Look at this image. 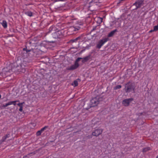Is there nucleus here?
I'll use <instances>...</instances> for the list:
<instances>
[{
    "mask_svg": "<svg viewBox=\"0 0 158 158\" xmlns=\"http://www.w3.org/2000/svg\"><path fill=\"white\" fill-rule=\"evenodd\" d=\"M42 132L40 130L38 131H37L36 133V135L37 136H40L41 135V133Z\"/></svg>",
    "mask_w": 158,
    "mask_h": 158,
    "instance_id": "obj_28",
    "label": "nucleus"
},
{
    "mask_svg": "<svg viewBox=\"0 0 158 158\" xmlns=\"http://www.w3.org/2000/svg\"><path fill=\"white\" fill-rule=\"evenodd\" d=\"M72 85L74 87L77 86L78 85V81L77 80H74L72 84Z\"/></svg>",
    "mask_w": 158,
    "mask_h": 158,
    "instance_id": "obj_22",
    "label": "nucleus"
},
{
    "mask_svg": "<svg viewBox=\"0 0 158 158\" xmlns=\"http://www.w3.org/2000/svg\"><path fill=\"white\" fill-rule=\"evenodd\" d=\"M82 58L78 57L76 60L75 62V63L76 64H77L78 65H79L78 63V62L81 59H82Z\"/></svg>",
    "mask_w": 158,
    "mask_h": 158,
    "instance_id": "obj_25",
    "label": "nucleus"
},
{
    "mask_svg": "<svg viewBox=\"0 0 158 158\" xmlns=\"http://www.w3.org/2000/svg\"><path fill=\"white\" fill-rule=\"evenodd\" d=\"M125 91L126 93H128L132 90L135 91V86L134 83L129 81L125 84Z\"/></svg>",
    "mask_w": 158,
    "mask_h": 158,
    "instance_id": "obj_1",
    "label": "nucleus"
},
{
    "mask_svg": "<svg viewBox=\"0 0 158 158\" xmlns=\"http://www.w3.org/2000/svg\"><path fill=\"white\" fill-rule=\"evenodd\" d=\"M34 51V57H37L40 55V51L39 50L36 48H33Z\"/></svg>",
    "mask_w": 158,
    "mask_h": 158,
    "instance_id": "obj_15",
    "label": "nucleus"
},
{
    "mask_svg": "<svg viewBox=\"0 0 158 158\" xmlns=\"http://www.w3.org/2000/svg\"><path fill=\"white\" fill-rule=\"evenodd\" d=\"M143 0H138L133 4V5L135 6H136V7L134 9L137 10L138 8H140L141 6L143 5Z\"/></svg>",
    "mask_w": 158,
    "mask_h": 158,
    "instance_id": "obj_4",
    "label": "nucleus"
},
{
    "mask_svg": "<svg viewBox=\"0 0 158 158\" xmlns=\"http://www.w3.org/2000/svg\"><path fill=\"white\" fill-rule=\"evenodd\" d=\"M90 3L93 2L96 5H98V4L102 3L104 0H88Z\"/></svg>",
    "mask_w": 158,
    "mask_h": 158,
    "instance_id": "obj_12",
    "label": "nucleus"
},
{
    "mask_svg": "<svg viewBox=\"0 0 158 158\" xmlns=\"http://www.w3.org/2000/svg\"><path fill=\"white\" fill-rule=\"evenodd\" d=\"M122 87V86L120 85H117L115 86L114 88V89H120Z\"/></svg>",
    "mask_w": 158,
    "mask_h": 158,
    "instance_id": "obj_26",
    "label": "nucleus"
},
{
    "mask_svg": "<svg viewBox=\"0 0 158 158\" xmlns=\"http://www.w3.org/2000/svg\"><path fill=\"white\" fill-rule=\"evenodd\" d=\"M37 152V151H34L33 152H32L31 153H30L29 154H28L27 155V156L28 157H29V156H32V155H33L35 154Z\"/></svg>",
    "mask_w": 158,
    "mask_h": 158,
    "instance_id": "obj_24",
    "label": "nucleus"
},
{
    "mask_svg": "<svg viewBox=\"0 0 158 158\" xmlns=\"http://www.w3.org/2000/svg\"><path fill=\"white\" fill-rule=\"evenodd\" d=\"M48 126H45L44 127L42 128L40 130L41 132H43L46 129L48 128Z\"/></svg>",
    "mask_w": 158,
    "mask_h": 158,
    "instance_id": "obj_27",
    "label": "nucleus"
},
{
    "mask_svg": "<svg viewBox=\"0 0 158 158\" xmlns=\"http://www.w3.org/2000/svg\"><path fill=\"white\" fill-rule=\"evenodd\" d=\"M150 150V147H147L145 148H143V152H146L147 151H148V150Z\"/></svg>",
    "mask_w": 158,
    "mask_h": 158,
    "instance_id": "obj_23",
    "label": "nucleus"
},
{
    "mask_svg": "<svg viewBox=\"0 0 158 158\" xmlns=\"http://www.w3.org/2000/svg\"><path fill=\"white\" fill-rule=\"evenodd\" d=\"M27 52L28 56L30 57H34V51L33 48H31L29 47L27 48Z\"/></svg>",
    "mask_w": 158,
    "mask_h": 158,
    "instance_id": "obj_11",
    "label": "nucleus"
},
{
    "mask_svg": "<svg viewBox=\"0 0 158 158\" xmlns=\"http://www.w3.org/2000/svg\"><path fill=\"white\" fill-rule=\"evenodd\" d=\"M13 102H14V101H10V102H9V105H10L11 104H13Z\"/></svg>",
    "mask_w": 158,
    "mask_h": 158,
    "instance_id": "obj_35",
    "label": "nucleus"
},
{
    "mask_svg": "<svg viewBox=\"0 0 158 158\" xmlns=\"http://www.w3.org/2000/svg\"><path fill=\"white\" fill-rule=\"evenodd\" d=\"M24 102H23V103H19L17 104V105L18 106H19L20 107H21V106H23V103H24Z\"/></svg>",
    "mask_w": 158,
    "mask_h": 158,
    "instance_id": "obj_30",
    "label": "nucleus"
},
{
    "mask_svg": "<svg viewBox=\"0 0 158 158\" xmlns=\"http://www.w3.org/2000/svg\"><path fill=\"white\" fill-rule=\"evenodd\" d=\"M76 80H77L79 82L81 81V80L79 78H78Z\"/></svg>",
    "mask_w": 158,
    "mask_h": 158,
    "instance_id": "obj_40",
    "label": "nucleus"
},
{
    "mask_svg": "<svg viewBox=\"0 0 158 158\" xmlns=\"http://www.w3.org/2000/svg\"><path fill=\"white\" fill-rule=\"evenodd\" d=\"M62 6H62L60 5V6Z\"/></svg>",
    "mask_w": 158,
    "mask_h": 158,
    "instance_id": "obj_43",
    "label": "nucleus"
},
{
    "mask_svg": "<svg viewBox=\"0 0 158 158\" xmlns=\"http://www.w3.org/2000/svg\"><path fill=\"white\" fill-rule=\"evenodd\" d=\"M103 132V130L102 129H97L92 132V135L95 136H98L101 134Z\"/></svg>",
    "mask_w": 158,
    "mask_h": 158,
    "instance_id": "obj_8",
    "label": "nucleus"
},
{
    "mask_svg": "<svg viewBox=\"0 0 158 158\" xmlns=\"http://www.w3.org/2000/svg\"><path fill=\"white\" fill-rule=\"evenodd\" d=\"M19 102V101H14V102H13V104L14 106H15L16 105V102Z\"/></svg>",
    "mask_w": 158,
    "mask_h": 158,
    "instance_id": "obj_33",
    "label": "nucleus"
},
{
    "mask_svg": "<svg viewBox=\"0 0 158 158\" xmlns=\"http://www.w3.org/2000/svg\"><path fill=\"white\" fill-rule=\"evenodd\" d=\"M25 14L28 16L31 17L33 15V13L30 11H27L25 12Z\"/></svg>",
    "mask_w": 158,
    "mask_h": 158,
    "instance_id": "obj_21",
    "label": "nucleus"
},
{
    "mask_svg": "<svg viewBox=\"0 0 158 158\" xmlns=\"http://www.w3.org/2000/svg\"><path fill=\"white\" fill-rule=\"evenodd\" d=\"M103 98L102 97H100L97 96L92 98L90 101V104L91 107H94L97 106L100 101H102Z\"/></svg>",
    "mask_w": 158,
    "mask_h": 158,
    "instance_id": "obj_2",
    "label": "nucleus"
},
{
    "mask_svg": "<svg viewBox=\"0 0 158 158\" xmlns=\"http://www.w3.org/2000/svg\"><path fill=\"white\" fill-rule=\"evenodd\" d=\"M153 30L154 31H158V26L156 25L154 26Z\"/></svg>",
    "mask_w": 158,
    "mask_h": 158,
    "instance_id": "obj_29",
    "label": "nucleus"
},
{
    "mask_svg": "<svg viewBox=\"0 0 158 158\" xmlns=\"http://www.w3.org/2000/svg\"><path fill=\"white\" fill-rule=\"evenodd\" d=\"M36 38H34L33 39H31L29 41L28 43L32 47H36L37 44V41L36 40Z\"/></svg>",
    "mask_w": 158,
    "mask_h": 158,
    "instance_id": "obj_10",
    "label": "nucleus"
},
{
    "mask_svg": "<svg viewBox=\"0 0 158 158\" xmlns=\"http://www.w3.org/2000/svg\"><path fill=\"white\" fill-rule=\"evenodd\" d=\"M56 28L54 26H51V27L48 29V31L47 32V33H49L52 31H56Z\"/></svg>",
    "mask_w": 158,
    "mask_h": 158,
    "instance_id": "obj_18",
    "label": "nucleus"
},
{
    "mask_svg": "<svg viewBox=\"0 0 158 158\" xmlns=\"http://www.w3.org/2000/svg\"><path fill=\"white\" fill-rule=\"evenodd\" d=\"M117 31H118L116 29H115V30L111 31L108 34V37H111L112 36L114 35L115 33L116 32H117Z\"/></svg>",
    "mask_w": 158,
    "mask_h": 158,
    "instance_id": "obj_17",
    "label": "nucleus"
},
{
    "mask_svg": "<svg viewBox=\"0 0 158 158\" xmlns=\"http://www.w3.org/2000/svg\"><path fill=\"white\" fill-rule=\"evenodd\" d=\"M3 27L6 28L7 27V23L5 20H3L2 22L1 23Z\"/></svg>",
    "mask_w": 158,
    "mask_h": 158,
    "instance_id": "obj_20",
    "label": "nucleus"
},
{
    "mask_svg": "<svg viewBox=\"0 0 158 158\" xmlns=\"http://www.w3.org/2000/svg\"><path fill=\"white\" fill-rule=\"evenodd\" d=\"M23 106H21L19 109V110L21 112H22L23 111Z\"/></svg>",
    "mask_w": 158,
    "mask_h": 158,
    "instance_id": "obj_34",
    "label": "nucleus"
},
{
    "mask_svg": "<svg viewBox=\"0 0 158 158\" xmlns=\"http://www.w3.org/2000/svg\"><path fill=\"white\" fill-rule=\"evenodd\" d=\"M85 50V49L82 50L80 52L81 53V52H82L83 51H84Z\"/></svg>",
    "mask_w": 158,
    "mask_h": 158,
    "instance_id": "obj_41",
    "label": "nucleus"
},
{
    "mask_svg": "<svg viewBox=\"0 0 158 158\" xmlns=\"http://www.w3.org/2000/svg\"><path fill=\"white\" fill-rule=\"evenodd\" d=\"M153 31H153V30H152L149 31V33H151Z\"/></svg>",
    "mask_w": 158,
    "mask_h": 158,
    "instance_id": "obj_39",
    "label": "nucleus"
},
{
    "mask_svg": "<svg viewBox=\"0 0 158 158\" xmlns=\"http://www.w3.org/2000/svg\"><path fill=\"white\" fill-rule=\"evenodd\" d=\"M10 137V133L6 134L4 136L2 139L0 140V144H1L3 142L5 141L8 138H9Z\"/></svg>",
    "mask_w": 158,
    "mask_h": 158,
    "instance_id": "obj_14",
    "label": "nucleus"
},
{
    "mask_svg": "<svg viewBox=\"0 0 158 158\" xmlns=\"http://www.w3.org/2000/svg\"><path fill=\"white\" fill-rule=\"evenodd\" d=\"M55 0V2H57V1H63V0Z\"/></svg>",
    "mask_w": 158,
    "mask_h": 158,
    "instance_id": "obj_38",
    "label": "nucleus"
},
{
    "mask_svg": "<svg viewBox=\"0 0 158 158\" xmlns=\"http://www.w3.org/2000/svg\"><path fill=\"white\" fill-rule=\"evenodd\" d=\"M108 40V38H106L100 40L96 45V48H98L100 49L104 44L105 42H106Z\"/></svg>",
    "mask_w": 158,
    "mask_h": 158,
    "instance_id": "obj_3",
    "label": "nucleus"
},
{
    "mask_svg": "<svg viewBox=\"0 0 158 158\" xmlns=\"http://www.w3.org/2000/svg\"><path fill=\"white\" fill-rule=\"evenodd\" d=\"M62 35L61 31L58 28H56V31L53 34V37L55 39L60 37V36Z\"/></svg>",
    "mask_w": 158,
    "mask_h": 158,
    "instance_id": "obj_7",
    "label": "nucleus"
},
{
    "mask_svg": "<svg viewBox=\"0 0 158 158\" xmlns=\"http://www.w3.org/2000/svg\"><path fill=\"white\" fill-rule=\"evenodd\" d=\"M79 65L74 63V64L71 65L69 67L67 68V70H73L77 69L79 66Z\"/></svg>",
    "mask_w": 158,
    "mask_h": 158,
    "instance_id": "obj_13",
    "label": "nucleus"
},
{
    "mask_svg": "<svg viewBox=\"0 0 158 158\" xmlns=\"http://www.w3.org/2000/svg\"><path fill=\"white\" fill-rule=\"evenodd\" d=\"M81 38V36H79L75 39L71 40H70V42L72 43L76 42L78 40H80Z\"/></svg>",
    "mask_w": 158,
    "mask_h": 158,
    "instance_id": "obj_19",
    "label": "nucleus"
},
{
    "mask_svg": "<svg viewBox=\"0 0 158 158\" xmlns=\"http://www.w3.org/2000/svg\"><path fill=\"white\" fill-rule=\"evenodd\" d=\"M27 46H26L25 48L23 49V50L21 51L20 55L22 57L24 58H26L28 56V53L27 52Z\"/></svg>",
    "mask_w": 158,
    "mask_h": 158,
    "instance_id": "obj_5",
    "label": "nucleus"
},
{
    "mask_svg": "<svg viewBox=\"0 0 158 158\" xmlns=\"http://www.w3.org/2000/svg\"><path fill=\"white\" fill-rule=\"evenodd\" d=\"M4 105H5V107L7 106H8L9 105H10L9 102H8L7 103H6Z\"/></svg>",
    "mask_w": 158,
    "mask_h": 158,
    "instance_id": "obj_36",
    "label": "nucleus"
},
{
    "mask_svg": "<svg viewBox=\"0 0 158 158\" xmlns=\"http://www.w3.org/2000/svg\"><path fill=\"white\" fill-rule=\"evenodd\" d=\"M1 94H0V98H1Z\"/></svg>",
    "mask_w": 158,
    "mask_h": 158,
    "instance_id": "obj_42",
    "label": "nucleus"
},
{
    "mask_svg": "<svg viewBox=\"0 0 158 158\" xmlns=\"http://www.w3.org/2000/svg\"><path fill=\"white\" fill-rule=\"evenodd\" d=\"M133 98L126 99L122 101V104L125 106H127L129 105L130 103L133 100Z\"/></svg>",
    "mask_w": 158,
    "mask_h": 158,
    "instance_id": "obj_9",
    "label": "nucleus"
},
{
    "mask_svg": "<svg viewBox=\"0 0 158 158\" xmlns=\"http://www.w3.org/2000/svg\"><path fill=\"white\" fill-rule=\"evenodd\" d=\"M91 55H89L85 57L82 58V62L83 63H85L88 60L91 59Z\"/></svg>",
    "mask_w": 158,
    "mask_h": 158,
    "instance_id": "obj_16",
    "label": "nucleus"
},
{
    "mask_svg": "<svg viewBox=\"0 0 158 158\" xmlns=\"http://www.w3.org/2000/svg\"><path fill=\"white\" fill-rule=\"evenodd\" d=\"M92 135H88V136H86V137L88 138V139H90V138H91L92 137Z\"/></svg>",
    "mask_w": 158,
    "mask_h": 158,
    "instance_id": "obj_32",
    "label": "nucleus"
},
{
    "mask_svg": "<svg viewBox=\"0 0 158 158\" xmlns=\"http://www.w3.org/2000/svg\"><path fill=\"white\" fill-rule=\"evenodd\" d=\"M80 28L79 27L71 26L68 29V31L69 32H71L72 34H74L75 33V32L79 30Z\"/></svg>",
    "mask_w": 158,
    "mask_h": 158,
    "instance_id": "obj_6",
    "label": "nucleus"
},
{
    "mask_svg": "<svg viewBox=\"0 0 158 158\" xmlns=\"http://www.w3.org/2000/svg\"><path fill=\"white\" fill-rule=\"evenodd\" d=\"M96 27H95L93 29L92 31H94L96 30Z\"/></svg>",
    "mask_w": 158,
    "mask_h": 158,
    "instance_id": "obj_37",
    "label": "nucleus"
},
{
    "mask_svg": "<svg viewBox=\"0 0 158 158\" xmlns=\"http://www.w3.org/2000/svg\"><path fill=\"white\" fill-rule=\"evenodd\" d=\"M5 105H4V104H3L1 106H0V108H1V109H4V108H5Z\"/></svg>",
    "mask_w": 158,
    "mask_h": 158,
    "instance_id": "obj_31",
    "label": "nucleus"
}]
</instances>
